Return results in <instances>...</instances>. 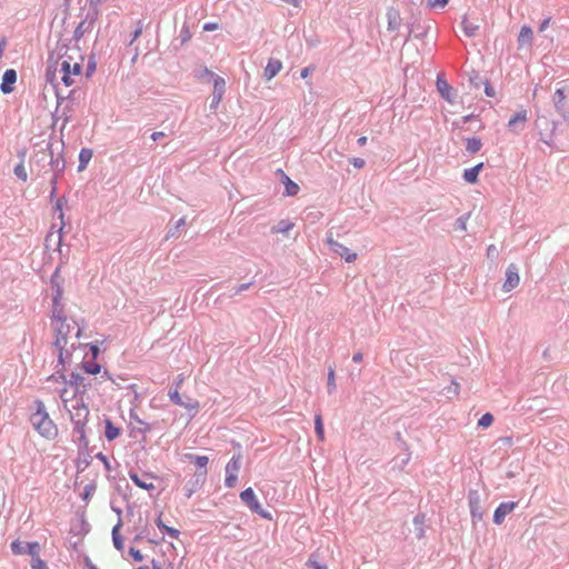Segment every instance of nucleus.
<instances>
[{
	"mask_svg": "<svg viewBox=\"0 0 569 569\" xmlns=\"http://www.w3.org/2000/svg\"><path fill=\"white\" fill-rule=\"evenodd\" d=\"M84 57L78 48H68L57 58L51 57L46 70V87L50 84L57 99L66 97L63 89L76 84L81 78Z\"/></svg>",
	"mask_w": 569,
	"mask_h": 569,
	"instance_id": "nucleus-1",
	"label": "nucleus"
},
{
	"mask_svg": "<svg viewBox=\"0 0 569 569\" xmlns=\"http://www.w3.org/2000/svg\"><path fill=\"white\" fill-rule=\"evenodd\" d=\"M59 273L60 268H57L50 280L53 290L50 320L54 332L53 345L59 350V362L63 363L66 359L71 357V349L73 346L71 345L69 348L68 345L76 322L73 320H69L67 317L66 308L62 302L64 291L59 280Z\"/></svg>",
	"mask_w": 569,
	"mask_h": 569,
	"instance_id": "nucleus-2",
	"label": "nucleus"
},
{
	"mask_svg": "<svg viewBox=\"0 0 569 569\" xmlns=\"http://www.w3.org/2000/svg\"><path fill=\"white\" fill-rule=\"evenodd\" d=\"M36 410L30 417L34 430L43 438L53 440L58 436V427L50 418L42 401H36Z\"/></svg>",
	"mask_w": 569,
	"mask_h": 569,
	"instance_id": "nucleus-3",
	"label": "nucleus"
},
{
	"mask_svg": "<svg viewBox=\"0 0 569 569\" xmlns=\"http://www.w3.org/2000/svg\"><path fill=\"white\" fill-rule=\"evenodd\" d=\"M240 499L243 503H246L251 511L260 515L264 519H271V515L261 509V505L259 503L252 488H247L240 493Z\"/></svg>",
	"mask_w": 569,
	"mask_h": 569,
	"instance_id": "nucleus-4",
	"label": "nucleus"
},
{
	"mask_svg": "<svg viewBox=\"0 0 569 569\" xmlns=\"http://www.w3.org/2000/svg\"><path fill=\"white\" fill-rule=\"evenodd\" d=\"M241 468V456H233L226 466V479L224 485L228 488L236 487L238 482V472Z\"/></svg>",
	"mask_w": 569,
	"mask_h": 569,
	"instance_id": "nucleus-5",
	"label": "nucleus"
},
{
	"mask_svg": "<svg viewBox=\"0 0 569 569\" xmlns=\"http://www.w3.org/2000/svg\"><path fill=\"white\" fill-rule=\"evenodd\" d=\"M206 481V471H199L193 475V477L186 482L183 486V493L187 499L191 498L193 493H196L203 486Z\"/></svg>",
	"mask_w": 569,
	"mask_h": 569,
	"instance_id": "nucleus-6",
	"label": "nucleus"
},
{
	"mask_svg": "<svg viewBox=\"0 0 569 569\" xmlns=\"http://www.w3.org/2000/svg\"><path fill=\"white\" fill-rule=\"evenodd\" d=\"M132 482L144 490L152 491L156 489V486L153 483V480L157 479V476L153 473H144L142 477H139L134 472H130L129 475Z\"/></svg>",
	"mask_w": 569,
	"mask_h": 569,
	"instance_id": "nucleus-7",
	"label": "nucleus"
},
{
	"mask_svg": "<svg viewBox=\"0 0 569 569\" xmlns=\"http://www.w3.org/2000/svg\"><path fill=\"white\" fill-rule=\"evenodd\" d=\"M68 382L70 383V388H73L78 393H84L88 388L92 386L91 381H87L83 376L77 372L70 375Z\"/></svg>",
	"mask_w": 569,
	"mask_h": 569,
	"instance_id": "nucleus-8",
	"label": "nucleus"
},
{
	"mask_svg": "<svg viewBox=\"0 0 569 569\" xmlns=\"http://www.w3.org/2000/svg\"><path fill=\"white\" fill-rule=\"evenodd\" d=\"M89 415L88 408L82 403L80 407L77 408L76 416H71V419L74 421V428L83 437L84 433V425L87 417Z\"/></svg>",
	"mask_w": 569,
	"mask_h": 569,
	"instance_id": "nucleus-9",
	"label": "nucleus"
},
{
	"mask_svg": "<svg viewBox=\"0 0 569 569\" xmlns=\"http://www.w3.org/2000/svg\"><path fill=\"white\" fill-rule=\"evenodd\" d=\"M329 246L333 249V251L343 258L347 262H353L357 259V253L351 252L346 246L335 241L333 239H328Z\"/></svg>",
	"mask_w": 569,
	"mask_h": 569,
	"instance_id": "nucleus-10",
	"label": "nucleus"
},
{
	"mask_svg": "<svg viewBox=\"0 0 569 569\" xmlns=\"http://www.w3.org/2000/svg\"><path fill=\"white\" fill-rule=\"evenodd\" d=\"M520 278L518 270L515 264H510L506 271V281L503 283V290L510 291L519 284Z\"/></svg>",
	"mask_w": 569,
	"mask_h": 569,
	"instance_id": "nucleus-11",
	"label": "nucleus"
},
{
	"mask_svg": "<svg viewBox=\"0 0 569 569\" xmlns=\"http://www.w3.org/2000/svg\"><path fill=\"white\" fill-rule=\"evenodd\" d=\"M17 81V72L13 69H8L4 71L2 76V82L0 86L1 91L4 94L11 93L13 91V84Z\"/></svg>",
	"mask_w": 569,
	"mask_h": 569,
	"instance_id": "nucleus-12",
	"label": "nucleus"
},
{
	"mask_svg": "<svg viewBox=\"0 0 569 569\" xmlns=\"http://www.w3.org/2000/svg\"><path fill=\"white\" fill-rule=\"evenodd\" d=\"M516 507V502H502L495 510L493 522L501 525L507 515H509Z\"/></svg>",
	"mask_w": 569,
	"mask_h": 569,
	"instance_id": "nucleus-13",
	"label": "nucleus"
},
{
	"mask_svg": "<svg viewBox=\"0 0 569 569\" xmlns=\"http://www.w3.org/2000/svg\"><path fill=\"white\" fill-rule=\"evenodd\" d=\"M61 378L63 379L64 387L60 391V399L63 406L67 408L68 403L74 400L77 395L79 393L73 388H70V383L68 382V380H66L63 376Z\"/></svg>",
	"mask_w": 569,
	"mask_h": 569,
	"instance_id": "nucleus-14",
	"label": "nucleus"
},
{
	"mask_svg": "<svg viewBox=\"0 0 569 569\" xmlns=\"http://www.w3.org/2000/svg\"><path fill=\"white\" fill-rule=\"evenodd\" d=\"M282 69V62L278 59H269L263 74L268 80L274 78Z\"/></svg>",
	"mask_w": 569,
	"mask_h": 569,
	"instance_id": "nucleus-15",
	"label": "nucleus"
},
{
	"mask_svg": "<svg viewBox=\"0 0 569 569\" xmlns=\"http://www.w3.org/2000/svg\"><path fill=\"white\" fill-rule=\"evenodd\" d=\"M224 79L221 77H216L213 82V103L218 104L220 103L222 96L224 93Z\"/></svg>",
	"mask_w": 569,
	"mask_h": 569,
	"instance_id": "nucleus-16",
	"label": "nucleus"
},
{
	"mask_svg": "<svg viewBox=\"0 0 569 569\" xmlns=\"http://www.w3.org/2000/svg\"><path fill=\"white\" fill-rule=\"evenodd\" d=\"M527 121V111L521 110L517 112L508 122V127L511 130H517L519 128H522L525 122Z\"/></svg>",
	"mask_w": 569,
	"mask_h": 569,
	"instance_id": "nucleus-17",
	"label": "nucleus"
},
{
	"mask_svg": "<svg viewBox=\"0 0 569 569\" xmlns=\"http://www.w3.org/2000/svg\"><path fill=\"white\" fill-rule=\"evenodd\" d=\"M482 168H483V163L480 162L472 168L466 169L463 172L465 180L469 183H476L478 181V176H479L480 171L482 170Z\"/></svg>",
	"mask_w": 569,
	"mask_h": 569,
	"instance_id": "nucleus-18",
	"label": "nucleus"
},
{
	"mask_svg": "<svg viewBox=\"0 0 569 569\" xmlns=\"http://www.w3.org/2000/svg\"><path fill=\"white\" fill-rule=\"evenodd\" d=\"M437 89L443 99H446L449 102H452V98H451L452 89L446 80L438 78L437 79Z\"/></svg>",
	"mask_w": 569,
	"mask_h": 569,
	"instance_id": "nucleus-19",
	"label": "nucleus"
},
{
	"mask_svg": "<svg viewBox=\"0 0 569 569\" xmlns=\"http://www.w3.org/2000/svg\"><path fill=\"white\" fill-rule=\"evenodd\" d=\"M282 183L284 184V192L288 197L296 196L300 190L299 186L286 174H283Z\"/></svg>",
	"mask_w": 569,
	"mask_h": 569,
	"instance_id": "nucleus-20",
	"label": "nucleus"
},
{
	"mask_svg": "<svg viewBox=\"0 0 569 569\" xmlns=\"http://www.w3.org/2000/svg\"><path fill=\"white\" fill-rule=\"evenodd\" d=\"M532 29L530 27L523 26L519 32L518 42L520 46L530 44L532 41Z\"/></svg>",
	"mask_w": 569,
	"mask_h": 569,
	"instance_id": "nucleus-21",
	"label": "nucleus"
},
{
	"mask_svg": "<svg viewBox=\"0 0 569 569\" xmlns=\"http://www.w3.org/2000/svg\"><path fill=\"white\" fill-rule=\"evenodd\" d=\"M92 150L88 148H83L79 153V171H82L87 168L89 161L92 158Z\"/></svg>",
	"mask_w": 569,
	"mask_h": 569,
	"instance_id": "nucleus-22",
	"label": "nucleus"
},
{
	"mask_svg": "<svg viewBox=\"0 0 569 569\" xmlns=\"http://www.w3.org/2000/svg\"><path fill=\"white\" fill-rule=\"evenodd\" d=\"M120 435V429L117 428L112 422L111 420H106V431H104V436L106 438L111 441V440H114L116 438H118Z\"/></svg>",
	"mask_w": 569,
	"mask_h": 569,
	"instance_id": "nucleus-23",
	"label": "nucleus"
},
{
	"mask_svg": "<svg viewBox=\"0 0 569 569\" xmlns=\"http://www.w3.org/2000/svg\"><path fill=\"white\" fill-rule=\"evenodd\" d=\"M295 227V223L290 220H281L274 227H272V233H287Z\"/></svg>",
	"mask_w": 569,
	"mask_h": 569,
	"instance_id": "nucleus-24",
	"label": "nucleus"
},
{
	"mask_svg": "<svg viewBox=\"0 0 569 569\" xmlns=\"http://www.w3.org/2000/svg\"><path fill=\"white\" fill-rule=\"evenodd\" d=\"M156 523H157L159 529H161L162 531L167 532L171 538H173V539H178L179 538V533H180L179 530H177V529H174L172 527L166 526L162 522L161 515H159V517L157 518Z\"/></svg>",
	"mask_w": 569,
	"mask_h": 569,
	"instance_id": "nucleus-25",
	"label": "nucleus"
},
{
	"mask_svg": "<svg viewBox=\"0 0 569 569\" xmlns=\"http://www.w3.org/2000/svg\"><path fill=\"white\" fill-rule=\"evenodd\" d=\"M82 369L88 375H98L101 372V366L94 360L84 361L82 363Z\"/></svg>",
	"mask_w": 569,
	"mask_h": 569,
	"instance_id": "nucleus-26",
	"label": "nucleus"
},
{
	"mask_svg": "<svg viewBox=\"0 0 569 569\" xmlns=\"http://www.w3.org/2000/svg\"><path fill=\"white\" fill-rule=\"evenodd\" d=\"M187 458L191 459L194 465L201 470L207 472V466L209 463V458L206 456H193L187 455Z\"/></svg>",
	"mask_w": 569,
	"mask_h": 569,
	"instance_id": "nucleus-27",
	"label": "nucleus"
},
{
	"mask_svg": "<svg viewBox=\"0 0 569 569\" xmlns=\"http://www.w3.org/2000/svg\"><path fill=\"white\" fill-rule=\"evenodd\" d=\"M482 147V142L479 138H468L466 142V150L469 153H477Z\"/></svg>",
	"mask_w": 569,
	"mask_h": 569,
	"instance_id": "nucleus-28",
	"label": "nucleus"
},
{
	"mask_svg": "<svg viewBox=\"0 0 569 569\" xmlns=\"http://www.w3.org/2000/svg\"><path fill=\"white\" fill-rule=\"evenodd\" d=\"M120 527L121 525L118 523L117 526L113 527L112 529V540H113V545L114 547L118 549V550H122L123 549V539L122 537L120 536Z\"/></svg>",
	"mask_w": 569,
	"mask_h": 569,
	"instance_id": "nucleus-29",
	"label": "nucleus"
},
{
	"mask_svg": "<svg viewBox=\"0 0 569 569\" xmlns=\"http://www.w3.org/2000/svg\"><path fill=\"white\" fill-rule=\"evenodd\" d=\"M462 29H463V32L468 37H473L476 34L477 30H478V26L472 23L468 19H463L462 20Z\"/></svg>",
	"mask_w": 569,
	"mask_h": 569,
	"instance_id": "nucleus-30",
	"label": "nucleus"
},
{
	"mask_svg": "<svg viewBox=\"0 0 569 569\" xmlns=\"http://www.w3.org/2000/svg\"><path fill=\"white\" fill-rule=\"evenodd\" d=\"M315 429H316L318 439L320 441H323L325 440V429H323L322 418L320 415H317L315 418Z\"/></svg>",
	"mask_w": 569,
	"mask_h": 569,
	"instance_id": "nucleus-31",
	"label": "nucleus"
},
{
	"mask_svg": "<svg viewBox=\"0 0 569 569\" xmlns=\"http://www.w3.org/2000/svg\"><path fill=\"white\" fill-rule=\"evenodd\" d=\"M14 174L22 181H27L28 180V173H27V170H26V167H24V163L23 161H21L20 163H18L16 167H14Z\"/></svg>",
	"mask_w": 569,
	"mask_h": 569,
	"instance_id": "nucleus-32",
	"label": "nucleus"
},
{
	"mask_svg": "<svg viewBox=\"0 0 569 569\" xmlns=\"http://www.w3.org/2000/svg\"><path fill=\"white\" fill-rule=\"evenodd\" d=\"M493 422V416L491 413H485L481 416V418L478 420V426L482 428H488Z\"/></svg>",
	"mask_w": 569,
	"mask_h": 569,
	"instance_id": "nucleus-33",
	"label": "nucleus"
},
{
	"mask_svg": "<svg viewBox=\"0 0 569 569\" xmlns=\"http://www.w3.org/2000/svg\"><path fill=\"white\" fill-rule=\"evenodd\" d=\"M39 551H40V545H39V542L33 541V542H29V543L27 545V550H26V552H28V553L31 556V558H33V557H38V556H39Z\"/></svg>",
	"mask_w": 569,
	"mask_h": 569,
	"instance_id": "nucleus-34",
	"label": "nucleus"
},
{
	"mask_svg": "<svg viewBox=\"0 0 569 569\" xmlns=\"http://www.w3.org/2000/svg\"><path fill=\"white\" fill-rule=\"evenodd\" d=\"M327 385L329 393H332L336 390V377L332 368L329 369Z\"/></svg>",
	"mask_w": 569,
	"mask_h": 569,
	"instance_id": "nucleus-35",
	"label": "nucleus"
},
{
	"mask_svg": "<svg viewBox=\"0 0 569 569\" xmlns=\"http://www.w3.org/2000/svg\"><path fill=\"white\" fill-rule=\"evenodd\" d=\"M10 547L13 555H23L26 552V548L20 540L12 541Z\"/></svg>",
	"mask_w": 569,
	"mask_h": 569,
	"instance_id": "nucleus-36",
	"label": "nucleus"
},
{
	"mask_svg": "<svg viewBox=\"0 0 569 569\" xmlns=\"http://www.w3.org/2000/svg\"><path fill=\"white\" fill-rule=\"evenodd\" d=\"M31 568L32 569H48L46 562L39 556L31 558Z\"/></svg>",
	"mask_w": 569,
	"mask_h": 569,
	"instance_id": "nucleus-37",
	"label": "nucleus"
},
{
	"mask_svg": "<svg viewBox=\"0 0 569 569\" xmlns=\"http://www.w3.org/2000/svg\"><path fill=\"white\" fill-rule=\"evenodd\" d=\"M449 0H427L429 8H443Z\"/></svg>",
	"mask_w": 569,
	"mask_h": 569,
	"instance_id": "nucleus-38",
	"label": "nucleus"
},
{
	"mask_svg": "<svg viewBox=\"0 0 569 569\" xmlns=\"http://www.w3.org/2000/svg\"><path fill=\"white\" fill-rule=\"evenodd\" d=\"M169 397H170L171 401L174 402L176 405L183 406V401H182L178 390L170 391Z\"/></svg>",
	"mask_w": 569,
	"mask_h": 569,
	"instance_id": "nucleus-39",
	"label": "nucleus"
},
{
	"mask_svg": "<svg viewBox=\"0 0 569 569\" xmlns=\"http://www.w3.org/2000/svg\"><path fill=\"white\" fill-rule=\"evenodd\" d=\"M350 163L357 169H362L366 164V161L361 158H352L350 159Z\"/></svg>",
	"mask_w": 569,
	"mask_h": 569,
	"instance_id": "nucleus-40",
	"label": "nucleus"
},
{
	"mask_svg": "<svg viewBox=\"0 0 569 569\" xmlns=\"http://www.w3.org/2000/svg\"><path fill=\"white\" fill-rule=\"evenodd\" d=\"M183 408L188 409V410H193V411H198L199 409V402L198 401H190V402H183Z\"/></svg>",
	"mask_w": 569,
	"mask_h": 569,
	"instance_id": "nucleus-41",
	"label": "nucleus"
},
{
	"mask_svg": "<svg viewBox=\"0 0 569 569\" xmlns=\"http://www.w3.org/2000/svg\"><path fill=\"white\" fill-rule=\"evenodd\" d=\"M307 563L312 569H328L327 566L320 565L317 560H313L312 558H310Z\"/></svg>",
	"mask_w": 569,
	"mask_h": 569,
	"instance_id": "nucleus-42",
	"label": "nucleus"
},
{
	"mask_svg": "<svg viewBox=\"0 0 569 569\" xmlns=\"http://www.w3.org/2000/svg\"><path fill=\"white\" fill-rule=\"evenodd\" d=\"M130 555L132 556V558L136 560V561H142L143 560V556L141 553L140 550H137L134 548H131L130 549Z\"/></svg>",
	"mask_w": 569,
	"mask_h": 569,
	"instance_id": "nucleus-43",
	"label": "nucleus"
},
{
	"mask_svg": "<svg viewBox=\"0 0 569 569\" xmlns=\"http://www.w3.org/2000/svg\"><path fill=\"white\" fill-rule=\"evenodd\" d=\"M219 28L218 23L216 22H208L203 26L204 31H214Z\"/></svg>",
	"mask_w": 569,
	"mask_h": 569,
	"instance_id": "nucleus-44",
	"label": "nucleus"
},
{
	"mask_svg": "<svg viewBox=\"0 0 569 569\" xmlns=\"http://www.w3.org/2000/svg\"><path fill=\"white\" fill-rule=\"evenodd\" d=\"M398 20H399V16H398V13H395V14H393V18L391 17V14H389V26H390L391 28H396V27H397V24H398Z\"/></svg>",
	"mask_w": 569,
	"mask_h": 569,
	"instance_id": "nucleus-45",
	"label": "nucleus"
},
{
	"mask_svg": "<svg viewBox=\"0 0 569 569\" xmlns=\"http://www.w3.org/2000/svg\"><path fill=\"white\" fill-rule=\"evenodd\" d=\"M556 96L558 97V102L562 103L566 98L563 89H557Z\"/></svg>",
	"mask_w": 569,
	"mask_h": 569,
	"instance_id": "nucleus-46",
	"label": "nucleus"
},
{
	"mask_svg": "<svg viewBox=\"0 0 569 569\" xmlns=\"http://www.w3.org/2000/svg\"><path fill=\"white\" fill-rule=\"evenodd\" d=\"M90 350L92 352L93 360H96L100 352L99 347L97 345H91Z\"/></svg>",
	"mask_w": 569,
	"mask_h": 569,
	"instance_id": "nucleus-47",
	"label": "nucleus"
},
{
	"mask_svg": "<svg viewBox=\"0 0 569 569\" xmlns=\"http://www.w3.org/2000/svg\"><path fill=\"white\" fill-rule=\"evenodd\" d=\"M549 23H550V18L545 19L539 27V31H545L548 28Z\"/></svg>",
	"mask_w": 569,
	"mask_h": 569,
	"instance_id": "nucleus-48",
	"label": "nucleus"
},
{
	"mask_svg": "<svg viewBox=\"0 0 569 569\" xmlns=\"http://www.w3.org/2000/svg\"><path fill=\"white\" fill-rule=\"evenodd\" d=\"M362 358H363V356H362V353H361V352H356V353L353 355V357H352V360H353L355 362L359 363V362H361V361H362Z\"/></svg>",
	"mask_w": 569,
	"mask_h": 569,
	"instance_id": "nucleus-49",
	"label": "nucleus"
},
{
	"mask_svg": "<svg viewBox=\"0 0 569 569\" xmlns=\"http://www.w3.org/2000/svg\"><path fill=\"white\" fill-rule=\"evenodd\" d=\"M100 379H101L100 380V382H101L102 380H112V377H111V375L107 370H104L102 372V375L100 376Z\"/></svg>",
	"mask_w": 569,
	"mask_h": 569,
	"instance_id": "nucleus-50",
	"label": "nucleus"
},
{
	"mask_svg": "<svg viewBox=\"0 0 569 569\" xmlns=\"http://www.w3.org/2000/svg\"><path fill=\"white\" fill-rule=\"evenodd\" d=\"M485 91H486V94H487L488 97H493V96H495V90H493V88H492V87H490V86H488V84L486 86Z\"/></svg>",
	"mask_w": 569,
	"mask_h": 569,
	"instance_id": "nucleus-51",
	"label": "nucleus"
},
{
	"mask_svg": "<svg viewBox=\"0 0 569 569\" xmlns=\"http://www.w3.org/2000/svg\"><path fill=\"white\" fill-rule=\"evenodd\" d=\"M164 136L163 132L157 131L151 134L152 140L157 141L158 139L162 138Z\"/></svg>",
	"mask_w": 569,
	"mask_h": 569,
	"instance_id": "nucleus-52",
	"label": "nucleus"
},
{
	"mask_svg": "<svg viewBox=\"0 0 569 569\" xmlns=\"http://www.w3.org/2000/svg\"><path fill=\"white\" fill-rule=\"evenodd\" d=\"M310 71H311V69L309 67L303 68L300 73L301 78H303V79L307 78L310 74Z\"/></svg>",
	"mask_w": 569,
	"mask_h": 569,
	"instance_id": "nucleus-53",
	"label": "nucleus"
},
{
	"mask_svg": "<svg viewBox=\"0 0 569 569\" xmlns=\"http://www.w3.org/2000/svg\"><path fill=\"white\" fill-rule=\"evenodd\" d=\"M141 32H142V29H141V28H138V29L133 32V37H132L131 43H132L133 41H136V40L140 37Z\"/></svg>",
	"mask_w": 569,
	"mask_h": 569,
	"instance_id": "nucleus-54",
	"label": "nucleus"
},
{
	"mask_svg": "<svg viewBox=\"0 0 569 569\" xmlns=\"http://www.w3.org/2000/svg\"><path fill=\"white\" fill-rule=\"evenodd\" d=\"M497 252V249L493 244L488 247V256H493Z\"/></svg>",
	"mask_w": 569,
	"mask_h": 569,
	"instance_id": "nucleus-55",
	"label": "nucleus"
},
{
	"mask_svg": "<svg viewBox=\"0 0 569 569\" xmlns=\"http://www.w3.org/2000/svg\"><path fill=\"white\" fill-rule=\"evenodd\" d=\"M367 143V137L362 136L358 139V144L359 146H365Z\"/></svg>",
	"mask_w": 569,
	"mask_h": 569,
	"instance_id": "nucleus-56",
	"label": "nucleus"
},
{
	"mask_svg": "<svg viewBox=\"0 0 569 569\" xmlns=\"http://www.w3.org/2000/svg\"><path fill=\"white\" fill-rule=\"evenodd\" d=\"M152 569H162V568L159 563H157L156 561H152Z\"/></svg>",
	"mask_w": 569,
	"mask_h": 569,
	"instance_id": "nucleus-57",
	"label": "nucleus"
},
{
	"mask_svg": "<svg viewBox=\"0 0 569 569\" xmlns=\"http://www.w3.org/2000/svg\"><path fill=\"white\" fill-rule=\"evenodd\" d=\"M4 44H6V42H4V41H2V42L0 43V57H1V56H2V53H3Z\"/></svg>",
	"mask_w": 569,
	"mask_h": 569,
	"instance_id": "nucleus-58",
	"label": "nucleus"
},
{
	"mask_svg": "<svg viewBox=\"0 0 569 569\" xmlns=\"http://www.w3.org/2000/svg\"><path fill=\"white\" fill-rule=\"evenodd\" d=\"M93 70H94V66H90V67H89L88 76H90V74H91V72H93Z\"/></svg>",
	"mask_w": 569,
	"mask_h": 569,
	"instance_id": "nucleus-59",
	"label": "nucleus"
},
{
	"mask_svg": "<svg viewBox=\"0 0 569 569\" xmlns=\"http://www.w3.org/2000/svg\"><path fill=\"white\" fill-rule=\"evenodd\" d=\"M81 333V330L78 328L77 331H76V337L78 338Z\"/></svg>",
	"mask_w": 569,
	"mask_h": 569,
	"instance_id": "nucleus-60",
	"label": "nucleus"
},
{
	"mask_svg": "<svg viewBox=\"0 0 569 569\" xmlns=\"http://www.w3.org/2000/svg\"><path fill=\"white\" fill-rule=\"evenodd\" d=\"M460 228H462L465 230L466 229V224L465 223L460 224Z\"/></svg>",
	"mask_w": 569,
	"mask_h": 569,
	"instance_id": "nucleus-61",
	"label": "nucleus"
},
{
	"mask_svg": "<svg viewBox=\"0 0 569 569\" xmlns=\"http://www.w3.org/2000/svg\"><path fill=\"white\" fill-rule=\"evenodd\" d=\"M57 208L61 211V206H60V203H57Z\"/></svg>",
	"mask_w": 569,
	"mask_h": 569,
	"instance_id": "nucleus-62",
	"label": "nucleus"
},
{
	"mask_svg": "<svg viewBox=\"0 0 569 569\" xmlns=\"http://www.w3.org/2000/svg\"><path fill=\"white\" fill-rule=\"evenodd\" d=\"M247 288H248V284H243V286L241 287V289H247Z\"/></svg>",
	"mask_w": 569,
	"mask_h": 569,
	"instance_id": "nucleus-63",
	"label": "nucleus"
},
{
	"mask_svg": "<svg viewBox=\"0 0 569 569\" xmlns=\"http://www.w3.org/2000/svg\"><path fill=\"white\" fill-rule=\"evenodd\" d=\"M90 569H98V568H97L96 566H93V565H92V566H90Z\"/></svg>",
	"mask_w": 569,
	"mask_h": 569,
	"instance_id": "nucleus-64",
	"label": "nucleus"
}]
</instances>
